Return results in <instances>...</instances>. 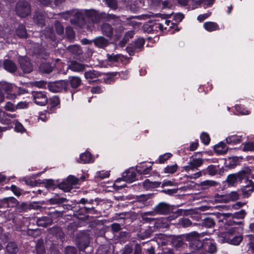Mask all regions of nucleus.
Instances as JSON below:
<instances>
[{
  "label": "nucleus",
  "mask_w": 254,
  "mask_h": 254,
  "mask_svg": "<svg viewBox=\"0 0 254 254\" xmlns=\"http://www.w3.org/2000/svg\"><path fill=\"white\" fill-rule=\"evenodd\" d=\"M34 102L39 106H45L48 102L46 93L44 91H34L32 93Z\"/></svg>",
  "instance_id": "5"
},
{
  "label": "nucleus",
  "mask_w": 254,
  "mask_h": 254,
  "mask_svg": "<svg viewBox=\"0 0 254 254\" xmlns=\"http://www.w3.org/2000/svg\"><path fill=\"white\" fill-rule=\"evenodd\" d=\"M203 250L210 254L215 253L217 251L216 243L212 239L206 240L203 243Z\"/></svg>",
  "instance_id": "10"
},
{
  "label": "nucleus",
  "mask_w": 254,
  "mask_h": 254,
  "mask_svg": "<svg viewBox=\"0 0 254 254\" xmlns=\"http://www.w3.org/2000/svg\"><path fill=\"white\" fill-rule=\"evenodd\" d=\"M67 182L72 186L79 184L80 180L73 176H69L67 178Z\"/></svg>",
  "instance_id": "49"
},
{
  "label": "nucleus",
  "mask_w": 254,
  "mask_h": 254,
  "mask_svg": "<svg viewBox=\"0 0 254 254\" xmlns=\"http://www.w3.org/2000/svg\"><path fill=\"white\" fill-rule=\"evenodd\" d=\"M55 28H56L57 33L59 35H61L64 33V27L63 26V25L61 24V23H60L58 21H57L55 24Z\"/></svg>",
  "instance_id": "59"
},
{
  "label": "nucleus",
  "mask_w": 254,
  "mask_h": 254,
  "mask_svg": "<svg viewBox=\"0 0 254 254\" xmlns=\"http://www.w3.org/2000/svg\"><path fill=\"white\" fill-rule=\"evenodd\" d=\"M37 54L43 59H46L49 56V53L43 48H40L38 50Z\"/></svg>",
  "instance_id": "57"
},
{
  "label": "nucleus",
  "mask_w": 254,
  "mask_h": 254,
  "mask_svg": "<svg viewBox=\"0 0 254 254\" xmlns=\"http://www.w3.org/2000/svg\"><path fill=\"white\" fill-rule=\"evenodd\" d=\"M19 62L21 68L25 73H30L33 70V67L27 57H22L19 59Z\"/></svg>",
  "instance_id": "11"
},
{
  "label": "nucleus",
  "mask_w": 254,
  "mask_h": 254,
  "mask_svg": "<svg viewBox=\"0 0 254 254\" xmlns=\"http://www.w3.org/2000/svg\"><path fill=\"white\" fill-rule=\"evenodd\" d=\"M84 13L85 19H88L94 23L99 22L101 17L107 18L108 19H114L119 18V17L112 14L102 13L99 15L96 11L93 9L85 10L84 11Z\"/></svg>",
  "instance_id": "1"
},
{
  "label": "nucleus",
  "mask_w": 254,
  "mask_h": 254,
  "mask_svg": "<svg viewBox=\"0 0 254 254\" xmlns=\"http://www.w3.org/2000/svg\"><path fill=\"white\" fill-rule=\"evenodd\" d=\"M152 167L151 166L147 167L144 168L143 167H138L137 169V171L138 173L143 174V175H147L149 173L150 171L151 170Z\"/></svg>",
  "instance_id": "55"
},
{
  "label": "nucleus",
  "mask_w": 254,
  "mask_h": 254,
  "mask_svg": "<svg viewBox=\"0 0 254 254\" xmlns=\"http://www.w3.org/2000/svg\"><path fill=\"white\" fill-rule=\"evenodd\" d=\"M178 169V165L174 164L172 165H168L164 168V172L165 173L173 174L175 173Z\"/></svg>",
  "instance_id": "48"
},
{
  "label": "nucleus",
  "mask_w": 254,
  "mask_h": 254,
  "mask_svg": "<svg viewBox=\"0 0 254 254\" xmlns=\"http://www.w3.org/2000/svg\"><path fill=\"white\" fill-rule=\"evenodd\" d=\"M102 33L108 37H111L113 34V28L108 23H104L102 26Z\"/></svg>",
  "instance_id": "27"
},
{
  "label": "nucleus",
  "mask_w": 254,
  "mask_h": 254,
  "mask_svg": "<svg viewBox=\"0 0 254 254\" xmlns=\"http://www.w3.org/2000/svg\"><path fill=\"white\" fill-rule=\"evenodd\" d=\"M101 73L96 70H91L84 73V76L88 81L92 82L96 81V79L100 76Z\"/></svg>",
  "instance_id": "17"
},
{
  "label": "nucleus",
  "mask_w": 254,
  "mask_h": 254,
  "mask_svg": "<svg viewBox=\"0 0 254 254\" xmlns=\"http://www.w3.org/2000/svg\"><path fill=\"white\" fill-rule=\"evenodd\" d=\"M158 244L165 245L167 243V237L166 235L162 234H159L154 238Z\"/></svg>",
  "instance_id": "43"
},
{
  "label": "nucleus",
  "mask_w": 254,
  "mask_h": 254,
  "mask_svg": "<svg viewBox=\"0 0 254 254\" xmlns=\"http://www.w3.org/2000/svg\"><path fill=\"white\" fill-rule=\"evenodd\" d=\"M67 81L68 82V84H70V87L74 89L78 88L81 84V80L80 78L76 76L69 77L68 80Z\"/></svg>",
  "instance_id": "19"
},
{
  "label": "nucleus",
  "mask_w": 254,
  "mask_h": 254,
  "mask_svg": "<svg viewBox=\"0 0 254 254\" xmlns=\"http://www.w3.org/2000/svg\"><path fill=\"white\" fill-rule=\"evenodd\" d=\"M93 42L95 46L100 48L106 47L109 44L108 40L103 37H99L95 38L93 40Z\"/></svg>",
  "instance_id": "22"
},
{
  "label": "nucleus",
  "mask_w": 254,
  "mask_h": 254,
  "mask_svg": "<svg viewBox=\"0 0 254 254\" xmlns=\"http://www.w3.org/2000/svg\"><path fill=\"white\" fill-rule=\"evenodd\" d=\"M65 33L67 38L69 41H72L75 38V34L71 27H67L65 29Z\"/></svg>",
  "instance_id": "45"
},
{
  "label": "nucleus",
  "mask_w": 254,
  "mask_h": 254,
  "mask_svg": "<svg viewBox=\"0 0 254 254\" xmlns=\"http://www.w3.org/2000/svg\"><path fill=\"white\" fill-rule=\"evenodd\" d=\"M59 188L65 192L69 191L72 189V187L68 183H61L59 185Z\"/></svg>",
  "instance_id": "52"
},
{
  "label": "nucleus",
  "mask_w": 254,
  "mask_h": 254,
  "mask_svg": "<svg viewBox=\"0 0 254 254\" xmlns=\"http://www.w3.org/2000/svg\"><path fill=\"white\" fill-rule=\"evenodd\" d=\"M172 154L170 153H165L164 154L160 156L159 161L160 163H164L165 161L170 158Z\"/></svg>",
  "instance_id": "56"
},
{
  "label": "nucleus",
  "mask_w": 254,
  "mask_h": 254,
  "mask_svg": "<svg viewBox=\"0 0 254 254\" xmlns=\"http://www.w3.org/2000/svg\"><path fill=\"white\" fill-rule=\"evenodd\" d=\"M45 12L41 10H37L35 12L33 19L37 24L42 26L45 24Z\"/></svg>",
  "instance_id": "13"
},
{
  "label": "nucleus",
  "mask_w": 254,
  "mask_h": 254,
  "mask_svg": "<svg viewBox=\"0 0 254 254\" xmlns=\"http://www.w3.org/2000/svg\"><path fill=\"white\" fill-rule=\"evenodd\" d=\"M53 66L49 63H43L39 67L40 71L45 73H50L53 70Z\"/></svg>",
  "instance_id": "30"
},
{
  "label": "nucleus",
  "mask_w": 254,
  "mask_h": 254,
  "mask_svg": "<svg viewBox=\"0 0 254 254\" xmlns=\"http://www.w3.org/2000/svg\"><path fill=\"white\" fill-rule=\"evenodd\" d=\"M214 198L215 201L218 202H228L226 194L224 195L216 194L214 196Z\"/></svg>",
  "instance_id": "50"
},
{
  "label": "nucleus",
  "mask_w": 254,
  "mask_h": 254,
  "mask_svg": "<svg viewBox=\"0 0 254 254\" xmlns=\"http://www.w3.org/2000/svg\"><path fill=\"white\" fill-rule=\"evenodd\" d=\"M11 202L14 205L18 204V201L14 197H7L0 200V208L9 207V202Z\"/></svg>",
  "instance_id": "20"
},
{
  "label": "nucleus",
  "mask_w": 254,
  "mask_h": 254,
  "mask_svg": "<svg viewBox=\"0 0 254 254\" xmlns=\"http://www.w3.org/2000/svg\"><path fill=\"white\" fill-rule=\"evenodd\" d=\"M123 177L124 181L132 182L136 179V174L133 170H127L123 173Z\"/></svg>",
  "instance_id": "18"
},
{
  "label": "nucleus",
  "mask_w": 254,
  "mask_h": 254,
  "mask_svg": "<svg viewBox=\"0 0 254 254\" xmlns=\"http://www.w3.org/2000/svg\"><path fill=\"white\" fill-rule=\"evenodd\" d=\"M246 180V185L242 189L243 195L248 197L249 195L254 190V185L251 180Z\"/></svg>",
  "instance_id": "14"
},
{
  "label": "nucleus",
  "mask_w": 254,
  "mask_h": 254,
  "mask_svg": "<svg viewBox=\"0 0 254 254\" xmlns=\"http://www.w3.org/2000/svg\"><path fill=\"white\" fill-rule=\"evenodd\" d=\"M67 68L73 71L80 72L85 69V65L75 61H71L67 64Z\"/></svg>",
  "instance_id": "12"
},
{
  "label": "nucleus",
  "mask_w": 254,
  "mask_h": 254,
  "mask_svg": "<svg viewBox=\"0 0 254 254\" xmlns=\"http://www.w3.org/2000/svg\"><path fill=\"white\" fill-rule=\"evenodd\" d=\"M151 234V230L150 229H148L142 232H141L138 235V237L141 240H144L150 237Z\"/></svg>",
  "instance_id": "46"
},
{
  "label": "nucleus",
  "mask_w": 254,
  "mask_h": 254,
  "mask_svg": "<svg viewBox=\"0 0 254 254\" xmlns=\"http://www.w3.org/2000/svg\"><path fill=\"white\" fill-rule=\"evenodd\" d=\"M246 179V173L245 171H242L228 175L227 177L226 181L229 185L233 186L237 182H241L243 180Z\"/></svg>",
  "instance_id": "6"
},
{
  "label": "nucleus",
  "mask_w": 254,
  "mask_h": 254,
  "mask_svg": "<svg viewBox=\"0 0 254 254\" xmlns=\"http://www.w3.org/2000/svg\"><path fill=\"white\" fill-rule=\"evenodd\" d=\"M219 185V183L213 180H205L200 183V187L203 190H206L210 187H216Z\"/></svg>",
  "instance_id": "28"
},
{
  "label": "nucleus",
  "mask_w": 254,
  "mask_h": 254,
  "mask_svg": "<svg viewBox=\"0 0 254 254\" xmlns=\"http://www.w3.org/2000/svg\"><path fill=\"white\" fill-rule=\"evenodd\" d=\"M244 151H252L254 150V143L249 142L246 143L243 148Z\"/></svg>",
  "instance_id": "62"
},
{
  "label": "nucleus",
  "mask_w": 254,
  "mask_h": 254,
  "mask_svg": "<svg viewBox=\"0 0 254 254\" xmlns=\"http://www.w3.org/2000/svg\"><path fill=\"white\" fill-rule=\"evenodd\" d=\"M16 34L20 38H26L27 34L25 27L23 25H19L16 29Z\"/></svg>",
  "instance_id": "39"
},
{
  "label": "nucleus",
  "mask_w": 254,
  "mask_h": 254,
  "mask_svg": "<svg viewBox=\"0 0 254 254\" xmlns=\"http://www.w3.org/2000/svg\"><path fill=\"white\" fill-rule=\"evenodd\" d=\"M67 200L66 198L56 197L51 198L49 200V202L52 204H60L67 202Z\"/></svg>",
  "instance_id": "42"
},
{
  "label": "nucleus",
  "mask_w": 254,
  "mask_h": 254,
  "mask_svg": "<svg viewBox=\"0 0 254 254\" xmlns=\"http://www.w3.org/2000/svg\"><path fill=\"white\" fill-rule=\"evenodd\" d=\"M76 253L77 251L75 248L68 246L65 249L64 254H76Z\"/></svg>",
  "instance_id": "63"
},
{
  "label": "nucleus",
  "mask_w": 254,
  "mask_h": 254,
  "mask_svg": "<svg viewBox=\"0 0 254 254\" xmlns=\"http://www.w3.org/2000/svg\"><path fill=\"white\" fill-rule=\"evenodd\" d=\"M200 139L202 142L205 145L208 144L210 140L209 135L204 132L201 134Z\"/></svg>",
  "instance_id": "60"
},
{
  "label": "nucleus",
  "mask_w": 254,
  "mask_h": 254,
  "mask_svg": "<svg viewBox=\"0 0 254 254\" xmlns=\"http://www.w3.org/2000/svg\"><path fill=\"white\" fill-rule=\"evenodd\" d=\"M106 3L111 9L115 10L118 9V5L117 0H105Z\"/></svg>",
  "instance_id": "47"
},
{
  "label": "nucleus",
  "mask_w": 254,
  "mask_h": 254,
  "mask_svg": "<svg viewBox=\"0 0 254 254\" xmlns=\"http://www.w3.org/2000/svg\"><path fill=\"white\" fill-rule=\"evenodd\" d=\"M60 104V100L58 96H54L50 99L49 106L50 107V110L51 112H53L52 110L55 107L59 106Z\"/></svg>",
  "instance_id": "36"
},
{
  "label": "nucleus",
  "mask_w": 254,
  "mask_h": 254,
  "mask_svg": "<svg viewBox=\"0 0 254 254\" xmlns=\"http://www.w3.org/2000/svg\"><path fill=\"white\" fill-rule=\"evenodd\" d=\"M1 88L3 91L8 93L7 98L9 99H14L16 97V96L15 94L9 93L12 90L13 86L12 84L8 83H4L2 84Z\"/></svg>",
  "instance_id": "24"
},
{
  "label": "nucleus",
  "mask_w": 254,
  "mask_h": 254,
  "mask_svg": "<svg viewBox=\"0 0 254 254\" xmlns=\"http://www.w3.org/2000/svg\"><path fill=\"white\" fill-rule=\"evenodd\" d=\"M178 224L183 228L188 227L192 225L191 221L187 218H182L179 219Z\"/></svg>",
  "instance_id": "41"
},
{
  "label": "nucleus",
  "mask_w": 254,
  "mask_h": 254,
  "mask_svg": "<svg viewBox=\"0 0 254 254\" xmlns=\"http://www.w3.org/2000/svg\"><path fill=\"white\" fill-rule=\"evenodd\" d=\"M161 184L159 182H151L148 179H146L143 182V186L146 190L154 189L158 187Z\"/></svg>",
  "instance_id": "29"
},
{
  "label": "nucleus",
  "mask_w": 254,
  "mask_h": 254,
  "mask_svg": "<svg viewBox=\"0 0 254 254\" xmlns=\"http://www.w3.org/2000/svg\"><path fill=\"white\" fill-rule=\"evenodd\" d=\"M3 66L5 69L11 73L15 72L17 69V66L15 63L9 60L4 61Z\"/></svg>",
  "instance_id": "21"
},
{
  "label": "nucleus",
  "mask_w": 254,
  "mask_h": 254,
  "mask_svg": "<svg viewBox=\"0 0 254 254\" xmlns=\"http://www.w3.org/2000/svg\"><path fill=\"white\" fill-rule=\"evenodd\" d=\"M16 14L21 17H25L31 12V6L26 1H19L15 6Z\"/></svg>",
  "instance_id": "3"
},
{
  "label": "nucleus",
  "mask_w": 254,
  "mask_h": 254,
  "mask_svg": "<svg viewBox=\"0 0 254 254\" xmlns=\"http://www.w3.org/2000/svg\"><path fill=\"white\" fill-rule=\"evenodd\" d=\"M49 90L54 93L67 92L69 89L68 82L66 80H61L48 83Z\"/></svg>",
  "instance_id": "2"
},
{
  "label": "nucleus",
  "mask_w": 254,
  "mask_h": 254,
  "mask_svg": "<svg viewBox=\"0 0 254 254\" xmlns=\"http://www.w3.org/2000/svg\"><path fill=\"white\" fill-rule=\"evenodd\" d=\"M155 212L156 214L166 215L171 211V205L165 202H161L154 206Z\"/></svg>",
  "instance_id": "9"
},
{
  "label": "nucleus",
  "mask_w": 254,
  "mask_h": 254,
  "mask_svg": "<svg viewBox=\"0 0 254 254\" xmlns=\"http://www.w3.org/2000/svg\"><path fill=\"white\" fill-rule=\"evenodd\" d=\"M220 238L222 242L228 243L234 245H239L243 240V237L241 235L231 238V236L228 237L227 233L221 234Z\"/></svg>",
  "instance_id": "7"
},
{
  "label": "nucleus",
  "mask_w": 254,
  "mask_h": 254,
  "mask_svg": "<svg viewBox=\"0 0 254 254\" xmlns=\"http://www.w3.org/2000/svg\"><path fill=\"white\" fill-rule=\"evenodd\" d=\"M67 51L74 56H78L82 54V50L77 45H70L67 48Z\"/></svg>",
  "instance_id": "23"
},
{
  "label": "nucleus",
  "mask_w": 254,
  "mask_h": 254,
  "mask_svg": "<svg viewBox=\"0 0 254 254\" xmlns=\"http://www.w3.org/2000/svg\"><path fill=\"white\" fill-rule=\"evenodd\" d=\"M200 234L196 232H192L186 235V240L190 243L194 242L196 241H199Z\"/></svg>",
  "instance_id": "33"
},
{
  "label": "nucleus",
  "mask_w": 254,
  "mask_h": 254,
  "mask_svg": "<svg viewBox=\"0 0 254 254\" xmlns=\"http://www.w3.org/2000/svg\"><path fill=\"white\" fill-rule=\"evenodd\" d=\"M226 195L228 202L231 201H236L238 199L239 197V194L237 191H231V192L226 194Z\"/></svg>",
  "instance_id": "44"
},
{
  "label": "nucleus",
  "mask_w": 254,
  "mask_h": 254,
  "mask_svg": "<svg viewBox=\"0 0 254 254\" xmlns=\"http://www.w3.org/2000/svg\"><path fill=\"white\" fill-rule=\"evenodd\" d=\"M133 249L129 245H126L122 250L121 254H131L132 253Z\"/></svg>",
  "instance_id": "64"
},
{
  "label": "nucleus",
  "mask_w": 254,
  "mask_h": 254,
  "mask_svg": "<svg viewBox=\"0 0 254 254\" xmlns=\"http://www.w3.org/2000/svg\"><path fill=\"white\" fill-rule=\"evenodd\" d=\"M215 224V220L214 218L208 217L205 218L202 221L201 225L202 226L205 227L206 228H212L214 226Z\"/></svg>",
  "instance_id": "31"
},
{
  "label": "nucleus",
  "mask_w": 254,
  "mask_h": 254,
  "mask_svg": "<svg viewBox=\"0 0 254 254\" xmlns=\"http://www.w3.org/2000/svg\"><path fill=\"white\" fill-rule=\"evenodd\" d=\"M145 43V40L142 38H139L135 40L131 45L137 50V52L140 51L143 48Z\"/></svg>",
  "instance_id": "32"
},
{
  "label": "nucleus",
  "mask_w": 254,
  "mask_h": 254,
  "mask_svg": "<svg viewBox=\"0 0 254 254\" xmlns=\"http://www.w3.org/2000/svg\"><path fill=\"white\" fill-rule=\"evenodd\" d=\"M121 57L122 56L120 54H107V58L110 62H117Z\"/></svg>",
  "instance_id": "54"
},
{
  "label": "nucleus",
  "mask_w": 254,
  "mask_h": 254,
  "mask_svg": "<svg viewBox=\"0 0 254 254\" xmlns=\"http://www.w3.org/2000/svg\"><path fill=\"white\" fill-rule=\"evenodd\" d=\"M6 249L7 253L10 254H16L18 251L17 245L13 242H9Z\"/></svg>",
  "instance_id": "35"
},
{
  "label": "nucleus",
  "mask_w": 254,
  "mask_h": 254,
  "mask_svg": "<svg viewBox=\"0 0 254 254\" xmlns=\"http://www.w3.org/2000/svg\"><path fill=\"white\" fill-rule=\"evenodd\" d=\"M85 10H72L67 11L66 13L69 16H73L74 18L71 19V22L74 24H82L85 22L84 11Z\"/></svg>",
  "instance_id": "4"
},
{
  "label": "nucleus",
  "mask_w": 254,
  "mask_h": 254,
  "mask_svg": "<svg viewBox=\"0 0 254 254\" xmlns=\"http://www.w3.org/2000/svg\"><path fill=\"white\" fill-rule=\"evenodd\" d=\"M79 159V162L83 164L89 163L93 162L92 154L87 151L81 154Z\"/></svg>",
  "instance_id": "26"
},
{
  "label": "nucleus",
  "mask_w": 254,
  "mask_h": 254,
  "mask_svg": "<svg viewBox=\"0 0 254 254\" xmlns=\"http://www.w3.org/2000/svg\"><path fill=\"white\" fill-rule=\"evenodd\" d=\"M246 213L244 210H241L233 214V219H243L244 218Z\"/></svg>",
  "instance_id": "53"
},
{
  "label": "nucleus",
  "mask_w": 254,
  "mask_h": 254,
  "mask_svg": "<svg viewBox=\"0 0 254 254\" xmlns=\"http://www.w3.org/2000/svg\"><path fill=\"white\" fill-rule=\"evenodd\" d=\"M203 247V243H202L200 240L195 241L191 243H189V248L192 253H202Z\"/></svg>",
  "instance_id": "15"
},
{
  "label": "nucleus",
  "mask_w": 254,
  "mask_h": 254,
  "mask_svg": "<svg viewBox=\"0 0 254 254\" xmlns=\"http://www.w3.org/2000/svg\"><path fill=\"white\" fill-rule=\"evenodd\" d=\"M203 163V160L201 158H192L188 163V165L183 167V168L187 172L193 171L194 170H197L198 168L200 167Z\"/></svg>",
  "instance_id": "8"
},
{
  "label": "nucleus",
  "mask_w": 254,
  "mask_h": 254,
  "mask_svg": "<svg viewBox=\"0 0 254 254\" xmlns=\"http://www.w3.org/2000/svg\"><path fill=\"white\" fill-rule=\"evenodd\" d=\"M45 37L50 39L51 40H55V33L51 28H48L45 32Z\"/></svg>",
  "instance_id": "61"
},
{
  "label": "nucleus",
  "mask_w": 254,
  "mask_h": 254,
  "mask_svg": "<svg viewBox=\"0 0 254 254\" xmlns=\"http://www.w3.org/2000/svg\"><path fill=\"white\" fill-rule=\"evenodd\" d=\"M143 31L147 33H151L154 30H155L154 24L150 25L148 23L145 24L143 26Z\"/></svg>",
  "instance_id": "58"
},
{
  "label": "nucleus",
  "mask_w": 254,
  "mask_h": 254,
  "mask_svg": "<svg viewBox=\"0 0 254 254\" xmlns=\"http://www.w3.org/2000/svg\"><path fill=\"white\" fill-rule=\"evenodd\" d=\"M38 226L43 227H47L52 224V220L48 215L46 216H43L38 218L37 220Z\"/></svg>",
  "instance_id": "16"
},
{
  "label": "nucleus",
  "mask_w": 254,
  "mask_h": 254,
  "mask_svg": "<svg viewBox=\"0 0 254 254\" xmlns=\"http://www.w3.org/2000/svg\"><path fill=\"white\" fill-rule=\"evenodd\" d=\"M155 225L159 228H167L169 226L168 219L166 218L160 219L156 221Z\"/></svg>",
  "instance_id": "38"
},
{
  "label": "nucleus",
  "mask_w": 254,
  "mask_h": 254,
  "mask_svg": "<svg viewBox=\"0 0 254 254\" xmlns=\"http://www.w3.org/2000/svg\"><path fill=\"white\" fill-rule=\"evenodd\" d=\"M203 27L209 32H212L219 29V25L216 23L212 21L204 23Z\"/></svg>",
  "instance_id": "25"
},
{
  "label": "nucleus",
  "mask_w": 254,
  "mask_h": 254,
  "mask_svg": "<svg viewBox=\"0 0 254 254\" xmlns=\"http://www.w3.org/2000/svg\"><path fill=\"white\" fill-rule=\"evenodd\" d=\"M0 123L3 125H9L8 120L6 116V112L0 110Z\"/></svg>",
  "instance_id": "51"
},
{
  "label": "nucleus",
  "mask_w": 254,
  "mask_h": 254,
  "mask_svg": "<svg viewBox=\"0 0 254 254\" xmlns=\"http://www.w3.org/2000/svg\"><path fill=\"white\" fill-rule=\"evenodd\" d=\"M241 141V136L234 135L226 138V142L228 144H236Z\"/></svg>",
  "instance_id": "40"
},
{
  "label": "nucleus",
  "mask_w": 254,
  "mask_h": 254,
  "mask_svg": "<svg viewBox=\"0 0 254 254\" xmlns=\"http://www.w3.org/2000/svg\"><path fill=\"white\" fill-rule=\"evenodd\" d=\"M214 150L216 152L220 154H225L227 151V148L225 143H220L215 146Z\"/></svg>",
  "instance_id": "37"
},
{
  "label": "nucleus",
  "mask_w": 254,
  "mask_h": 254,
  "mask_svg": "<svg viewBox=\"0 0 254 254\" xmlns=\"http://www.w3.org/2000/svg\"><path fill=\"white\" fill-rule=\"evenodd\" d=\"M205 176L208 175L211 176H213L216 175L218 173V168L216 166L213 165H209L206 168L204 169Z\"/></svg>",
  "instance_id": "34"
}]
</instances>
